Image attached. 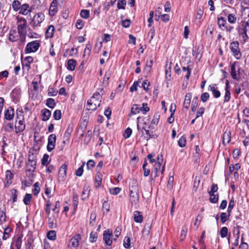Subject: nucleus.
Here are the masks:
<instances>
[{"instance_id":"obj_24","label":"nucleus","mask_w":249,"mask_h":249,"mask_svg":"<svg viewBox=\"0 0 249 249\" xmlns=\"http://www.w3.org/2000/svg\"><path fill=\"white\" fill-rule=\"evenodd\" d=\"M134 219L137 223H141L143 221V216L141 212L136 211L134 212Z\"/></svg>"},{"instance_id":"obj_58","label":"nucleus","mask_w":249,"mask_h":249,"mask_svg":"<svg viewBox=\"0 0 249 249\" xmlns=\"http://www.w3.org/2000/svg\"><path fill=\"white\" fill-rule=\"evenodd\" d=\"M132 129L129 128V127H128L127 128L125 131H124V137L125 138V139H127L128 138H129L132 134Z\"/></svg>"},{"instance_id":"obj_61","label":"nucleus","mask_w":249,"mask_h":249,"mask_svg":"<svg viewBox=\"0 0 249 249\" xmlns=\"http://www.w3.org/2000/svg\"><path fill=\"white\" fill-rule=\"evenodd\" d=\"M16 34V32L14 29L12 30L9 34V39L12 41L14 42L16 41V36L15 34Z\"/></svg>"},{"instance_id":"obj_21","label":"nucleus","mask_w":249,"mask_h":249,"mask_svg":"<svg viewBox=\"0 0 249 249\" xmlns=\"http://www.w3.org/2000/svg\"><path fill=\"white\" fill-rule=\"evenodd\" d=\"M55 28L53 26L50 25L45 32V36L46 38H52L53 36Z\"/></svg>"},{"instance_id":"obj_32","label":"nucleus","mask_w":249,"mask_h":249,"mask_svg":"<svg viewBox=\"0 0 249 249\" xmlns=\"http://www.w3.org/2000/svg\"><path fill=\"white\" fill-rule=\"evenodd\" d=\"M98 234L94 231H91L89 234V240L91 243L95 242L97 240Z\"/></svg>"},{"instance_id":"obj_3","label":"nucleus","mask_w":249,"mask_h":249,"mask_svg":"<svg viewBox=\"0 0 249 249\" xmlns=\"http://www.w3.org/2000/svg\"><path fill=\"white\" fill-rule=\"evenodd\" d=\"M249 26V22L243 21L238 26L237 29L239 35L242 36L244 41H247L249 38L247 34V27Z\"/></svg>"},{"instance_id":"obj_50","label":"nucleus","mask_w":249,"mask_h":249,"mask_svg":"<svg viewBox=\"0 0 249 249\" xmlns=\"http://www.w3.org/2000/svg\"><path fill=\"white\" fill-rule=\"evenodd\" d=\"M160 117V115L159 114V113H156L153 116V118L152 120L151 123L156 125L158 124L159 121Z\"/></svg>"},{"instance_id":"obj_47","label":"nucleus","mask_w":249,"mask_h":249,"mask_svg":"<svg viewBox=\"0 0 249 249\" xmlns=\"http://www.w3.org/2000/svg\"><path fill=\"white\" fill-rule=\"evenodd\" d=\"M91 45L89 43H88L87 44L86 48L85 49V50H84V54H83L84 57H85L86 56V54H87L88 56L89 55L90 52L91 51Z\"/></svg>"},{"instance_id":"obj_54","label":"nucleus","mask_w":249,"mask_h":249,"mask_svg":"<svg viewBox=\"0 0 249 249\" xmlns=\"http://www.w3.org/2000/svg\"><path fill=\"white\" fill-rule=\"evenodd\" d=\"M178 145L181 147H183L186 145V138L184 136H182L178 141Z\"/></svg>"},{"instance_id":"obj_60","label":"nucleus","mask_w":249,"mask_h":249,"mask_svg":"<svg viewBox=\"0 0 249 249\" xmlns=\"http://www.w3.org/2000/svg\"><path fill=\"white\" fill-rule=\"evenodd\" d=\"M122 231V229L121 227H118L116 228L114 231V234L115 238L113 239V240L116 241L117 238L120 236Z\"/></svg>"},{"instance_id":"obj_42","label":"nucleus","mask_w":249,"mask_h":249,"mask_svg":"<svg viewBox=\"0 0 249 249\" xmlns=\"http://www.w3.org/2000/svg\"><path fill=\"white\" fill-rule=\"evenodd\" d=\"M96 218V214L95 212H92L90 216L89 225L93 226L95 222Z\"/></svg>"},{"instance_id":"obj_4","label":"nucleus","mask_w":249,"mask_h":249,"mask_svg":"<svg viewBox=\"0 0 249 249\" xmlns=\"http://www.w3.org/2000/svg\"><path fill=\"white\" fill-rule=\"evenodd\" d=\"M239 45L238 42L234 41L231 43L230 47L233 55L237 60L240 59L241 57V53L240 51Z\"/></svg>"},{"instance_id":"obj_5","label":"nucleus","mask_w":249,"mask_h":249,"mask_svg":"<svg viewBox=\"0 0 249 249\" xmlns=\"http://www.w3.org/2000/svg\"><path fill=\"white\" fill-rule=\"evenodd\" d=\"M161 165H160L159 163H156L154 165V170L152 171L151 174V179H154L156 177L160 175V174H162L164 171L165 165L162 167V169L160 170Z\"/></svg>"},{"instance_id":"obj_31","label":"nucleus","mask_w":249,"mask_h":249,"mask_svg":"<svg viewBox=\"0 0 249 249\" xmlns=\"http://www.w3.org/2000/svg\"><path fill=\"white\" fill-rule=\"evenodd\" d=\"M210 195V201L211 202L213 203H215L218 201V195H215L214 193H209Z\"/></svg>"},{"instance_id":"obj_26","label":"nucleus","mask_w":249,"mask_h":249,"mask_svg":"<svg viewBox=\"0 0 249 249\" xmlns=\"http://www.w3.org/2000/svg\"><path fill=\"white\" fill-rule=\"evenodd\" d=\"M76 61L74 59H70L67 62V69L71 71L74 70Z\"/></svg>"},{"instance_id":"obj_29","label":"nucleus","mask_w":249,"mask_h":249,"mask_svg":"<svg viewBox=\"0 0 249 249\" xmlns=\"http://www.w3.org/2000/svg\"><path fill=\"white\" fill-rule=\"evenodd\" d=\"M142 131V134L143 135L144 131L145 132L146 135H147L146 137H145L146 139L148 140L151 138H155V135L153 134L152 132L150 133V131L148 130H147L145 129L144 127H142V129L141 130Z\"/></svg>"},{"instance_id":"obj_49","label":"nucleus","mask_w":249,"mask_h":249,"mask_svg":"<svg viewBox=\"0 0 249 249\" xmlns=\"http://www.w3.org/2000/svg\"><path fill=\"white\" fill-rule=\"evenodd\" d=\"M140 107H138V105L134 104L131 108V112L133 114H136L140 111Z\"/></svg>"},{"instance_id":"obj_48","label":"nucleus","mask_w":249,"mask_h":249,"mask_svg":"<svg viewBox=\"0 0 249 249\" xmlns=\"http://www.w3.org/2000/svg\"><path fill=\"white\" fill-rule=\"evenodd\" d=\"M187 232V228L186 226H183L182 227L181 234H180V240L181 241H183L184 239L185 238L186 233Z\"/></svg>"},{"instance_id":"obj_59","label":"nucleus","mask_w":249,"mask_h":249,"mask_svg":"<svg viewBox=\"0 0 249 249\" xmlns=\"http://www.w3.org/2000/svg\"><path fill=\"white\" fill-rule=\"evenodd\" d=\"M57 93V91H56L54 88L52 87H49L48 89V94L49 96H54L56 95Z\"/></svg>"},{"instance_id":"obj_43","label":"nucleus","mask_w":249,"mask_h":249,"mask_svg":"<svg viewBox=\"0 0 249 249\" xmlns=\"http://www.w3.org/2000/svg\"><path fill=\"white\" fill-rule=\"evenodd\" d=\"M62 114L60 110H56L53 113V117L56 120H59L61 118Z\"/></svg>"},{"instance_id":"obj_14","label":"nucleus","mask_w":249,"mask_h":249,"mask_svg":"<svg viewBox=\"0 0 249 249\" xmlns=\"http://www.w3.org/2000/svg\"><path fill=\"white\" fill-rule=\"evenodd\" d=\"M230 85L228 80L226 81L225 93L224 95V103L228 102L231 98Z\"/></svg>"},{"instance_id":"obj_36","label":"nucleus","mask_w":249,"mask_h":249,"mask_svg":"<svg viewBox=\"0 0 249 249\" xmlns=\"http://www.w3.org/2000/svg\"><path fill=\"white\" fill-rule=\"evenodd\" d=\"M126 4L125 0H118L117 2V8L119 9H124Z\"/></svg>"},{"instance_id":"obj_16","label":"nucleus","mask_w":249,"mask_h":249,"mask_svg":"<svg viewBox=\"0 0 249 249\" xmlns=\"http://www.w3.org/2000/svg\"><path fill=\"white\" fill-rule=\"evenodd\" d=\"M231 139V132L230 130L227 129L223 135V143L224 145L228 144Z\"/></svg>"},{"instance_id":"obj_1","label":"nucleus","mask_w":249,"mask_h":249,"mask_svg":"<svg viewBox=\"0 0 249 249\" xmlns=\"http://www.w3.org/2000/svg\"><path fill=\"white\" fill-rule=\"evenodd\" d=\"M18 20V33L20 35V43L18 44V48L21 49L22 48L26 39V35L27 33L26 27L27 23L25 18L17 17Z\"/></svg>"},{"instance_id":"obj_55","label":"nucleus","mask_w":249,"mask_h":249,"mask_svg":"<svg viewBox=\"0 0 249 249\" xmlns=\"http://www.w3.org/2000/svg\"><path fill=\"white\" fill-rule=\"evenodd\" d=\"M85 163H83V164L79 167L76 171L75 175L78 177H81L83 173V167L84 166Z\"/></svg>"},{"instance_id":"obj_56","label":"nucleus","mask_w":249,"mask_h":249,"mask_svg":"<svg viewBox=\"0 0 249 249\" xmlns=\"http://www.w3.org/2000/svg\"><path fill=\"white\" fill-rule=\"evenodd\" d=\"M228 215L226 213H222L220 215V221L222 223H224L228 219Z\"/></svg>"},{"instance_id":"obj_52","label":"nucleus","mask_w":249,"mask_h":249,"mask_svg":"<svg viewBox=\"0 0 249 249\" xmlns=\"http://www.w3.org/2000/svg\"><path fill=\"white\" fill-rule=\"evenodd\" d=\"M121 189L119 187H115L109 189V192L113 195H118L121 191Z\"/></svg>"},{"instance_id":"obj_37","label":"nucleus","mask_w":249,"mask_h":249,"mask_svg":"<svg viewBox=\"0 0 249 249\" xmlns=\"http://www.w3.org/2000/svg\"><path fill=\"white\" fill-rule=\"evenodd\" d=\"M237 18L234 14H230L228 16V20L230 23L234 24L236 22Z\"/></svg>"},{"instance_id":"obj_2","label":"nucleus","mask_w":249,"mask_h":249,"mask_svg":"<svg viewBox=\"0 0 249 249\" xmlns=\"http://www.w3.org/2000/svg\"><path fill=\"white\" fill-rule=\"evenodd\" d=\"M101 95L99 92H96L93 94L90 99L88 101L87 105L89 107L88 110H95L97 107H100Z\"/></svg>"},{"instance_id":"obj_28","label":"nucleus","mask_w":249,"mask_h":249,"mask_svg":"<svg viewBox=\"0 0 249 249\" xmlns=\"http://www.w3.org/2000/svg\"><path fill=\"white\" fill-rule=\"evenodd\" d=\"M36 161L28 160V163H27V168H28V170L29 171H34L36 168Z\"/></svg>"},{"instance_id":"obj_12","label":"nucleus","mask_w":249,"mask_h":249,"mask_svg":"<svg viewBox=\"0 0 249 249\" xmlns=\"http://www.w3.org/2000/svg\"><path fill=\"white\" fill-rule=\"evenodd\" d=\"M130 202L132 206L136 207L139 202V192L130 193Z\"/></svg>"},{"instance_id":"obj_20","label":"nucleus","mask_w":249,"mask_h":249,"mask_svg":"<svg viewBox=\"0 0 249 249\" xmlns=\"http://www.w3.org/2000/svg\"><path fill=\"white\" fill-rule=\"evenodd\" d=\"M102 180V175L101 173L98 171L96 174L95 179V186L96 188H99L101 186Z\"/></svg>"},{"instance_id":"obj_9","label":"nucleus","mask_w":249,"mask_h":249,"mask_svg":"<svg viewBox=\"0 0 249 249\" xmlns=\"http://www.w3.org/2000/svg\"><path fill=\"white\" fill-rule=\"evenodd\" d=\"M18 5H20V3L18 0H17V11L18 10L19 14L27 15L31 11L29 9V5L28 4H24L19 7H18Z\"/></svg>"},{"instance_id":"obj_8","label":"nucleus","mask_w":249,"mask_h":249,"mask_svg":"<svg viewBox=\"0 0 249 249\" xmlns=\"http://www.w3.org/2000/svg\"><path fill=\"white\" fill-rule=\"evenodd\" d=\"M56 137L55 134H51L48 139L47 150L49 152L52 151L55 147Z\"/></svg>"},{"instance_id":"obj_7","label":"nucleus","mask_w":249,"mask_h":249,"mask_svg":"<svg viewBox=\"0 0 249 249\" xmlns=\"http://www.w3.org/2000/svg\"><path fill=\"white\" fill-rule=\"evenodd\" d=\"M237 62H234L231 66V77L236 80H239V76L240 75V68L238 66L237 70H236V64Z\"/></svg>"},{"instance_id":"obj_46","label":"nucleus","mask_w":249,"mask_h":249,"mask_svg":"<svg viewBox=\"0 0 249 249\" xmlns=\"http://www.w3.org/2000/svg\"><path fill=\"white\" fill-rule=\"evenodd\" d=\"M139 83H140V80L139 79L137 81H135L133 84L130 88V91L133 92L137 90V87L139 86Z\"/></svg>"},{"instance_id":"obj_53","label":"nucleus","mask_w":249,"mask_h":249,"mask_svg":"<svg viewBox=\"0 0 249 249\" xmlns=\"http://www.w3.org/2000/svg\"><path fill=\"white\" fill-rule=\"evenodd\" d=\"M40 191V187H39V183L36 182L34 184V188L33 190V193L34 195H37V194L39 193Z\"/></svg>"},{"instance_id":"obj_15","label":"nucleus","mask_w":249,"mask_h":249,"mask_svg":"<svg viewBox=\"0 0 249 249\" xmlns=\"http://www.w3.org/2000/svg\"><path fill=\"white\" fill-rule=\"evenodd\" d=\"M217 85L213 84L210 85L208 88V90L212 92L213 96L214 98H218L220 97V92L218 90Z\"/></svg>"},{"instance_id":"obj_30","label":"nucleus","mask_w":249,"mask_h":249,"mask_svg":"<svg viewBox=\"0 0 249 249\" xmlns=\"http://www.w3.org/2000/svg\"><path fill=\"white\" fill-rule=\"evenodd\" d=\"M46 105L50 108H53L56 106L55 100L53 98H48L46 101Z\"/></svg>"},{"instance_id":"obj_6","label":"nucleus","mask_w":249,"mask_h":249,"mask_svg":"<svg viewBox=\"0 0 249 249\" xmlns=\"http://www.w3.org/2000/svg\"><path fill=\"white\" fill-rule=\"evenodd\" d=\"M40 43L37 40L33 41L28 43L25 48V52L27 53L36 52L40 47Z\"/></svg>"},{"instance_id":"obj_27","label":"nucleus","mask_w":249,"mask_h":249,"mask_svg":"<svg viewBox=\"0 0 249 249\" xmlns=\"http://www.w3.org/2000/svg\"><path fill=\"white\" fill-rule=\"evenodd\" d=\"M34 150H30L29 152L28 155V160L29 161H36L37 154V152L35 151V153L33 152Z\"/></svg>"},{"instance_id":"obj_19","label":"nucleus","mask_w":249,"mask_h":249,"mask_svg":"<svg viewBox=\"0 0 249 249\" xmlns=\"http://www.w3.org/2000/svg\"><path fill=\"white\" fill-rule=\"evenodd\" d=\"M227 21L225 18L220 17L217 18V24L220 29L225 30L226 28Z\"/></svg>"},{"instance_id":"obj_17","label":"nucleus","mask_w":249,"mask_h":249,"mask_svg":"<svg viewBox=\"0 0 249 249\" xmlns=\"http://www.w3.org/2000/svg\"><path fill=\"white\" fill-rule=\"evenodd\" d=\"M5 118L7 120H12L14 116V109L12 107H9L6 110L4 113Z\"/></svg>"},{"instance_id":"obj_10","label":"nucleus","mask_w":249,"mask_h":249,"mask_svg":"<svg viewBox=\"0 0 249 249\" xmlns=\"http://www.w3.org/2000/svg\"><path fill=\"white\" fill-rule=\"evenodd\" d=\"M112 236V231L109 230L105 231L103 233V240L106 244L107 246H110L112 244V240L111 238Z\"/></svg>"},{"instance_id":"obj_62","label":"nucleus","mask_w":249,"mask_h":249,"mask_svg":"<svg viewBox=\"0 0 249 249\" xmlns=\"http://www.w3.org/2000/svg\"><path fill=\"white\" fill-rule=\"evenodd\" d=\"M89 191L88 190V188H84L82 194L81 195L82 199L83 200H84L86 198L88 197L89 196Z\"/></svg>"},{"instance_id":"obj_22","label":"nucleus","mask_w":249,"mask_h":249,"mask_svg":"<svg viewBox=\"0 0 249 249\" xmlns=\"http://www.w3.org/2000/svg\"><path fill=\"white\" fill-rule=\"evenodd\" d=\"M57 1L56 0H53L52 2L50 9H49V13L50 14H54L55 13H56L57 11Z\"/></svg>"},{"instance_id":"obj_34","label":"nucleus","mask_w":249,"mask_h":249,"mask_svg":"<svg viewBox=\"0 0 249 249\" xmlns=\"http://www.w3.org/2000/svg\"><path fill=\"white\" fill-rule=\"evenodd\" d=\"M73 131V127L71 125H69L67 129L64 134V137L67 138V140H68L71 135Z\"/></svg>"},{"instance_id":"obj_45","label":"nucleus","mask_w":249,"mask_h":249,"mask_svg":"<svg viewBox=\"0 0 249 249\" xmlns=\"http://www.w3.org/2000/svg\"><path fill=\"white\" fill-rule=\"evenodd\" d=\"M204 11L203 9V7H199L198 10L197 11L196 15V19H201L203 15Z\"/></svg>"},{"instance_id":"obj_13","label":"nucleus","mask_w":249,"mask_h":249,"mask_svg":"<svg viewBox=\"0 0 249 249\" xmlns=\"http://www.w3.org/2000/svg\"><path fill=\"white\" fill-rule=\"evenodd\" d=\"M14 174L11 172L10 170H7L5 172V187H8L12 182V179L14 178Z\"/></svg>"},{"instance_id":"obj_25","label":"nucleus","mask_w":249,"mask_h":249,"mask_svg":"<svg viewBox=\"0 0 249 249\" xmlns=\"http://www.w3.org/2000/svg\"><path fill=\"white\" fill-rule=\"evenodd\" d=\"M153 63V61L152 60H150L149 61L147 60L146 65L144 69V71L146 74V76H147L150 73Z\"/></svg>"},{"instance_id":"obj_57","label":"nucleus","mask_w":249,"mask_h":249,"mask_svg":"<svg viewBox=\"0 0 249 249\" xmlns=\"http://www.w3.org/2000/svg\"><path fill=\"white\" fill-rule=\"evenodd\" d=\"M130 246V238L125 237L124 241V246L126 249H129Z\"/></svg>"},{"instance_id":"obj_35","label":"nucleus","mask_w":249,"mask_h":249,"mask_svg":"<svg viewBox=\"0 0 249 249\" xmlns=\"http://www.w3.org/2000/svg\"><path fill=\"white\" fill-rule=\"evenodd\" d=\"M198 97L197 96L194 98L192 103L191 105V110L193 112L195 111L196 108V107L198 105L197 101H198Z\"/></svg>"},{"instance_id":"obj_23","label":"nucleus","mask_w":249,"mask_h":249,"mask_svg":"<svg viewBox=\"0 0 249 249\" xmlns=\"http://www.w3.org/2000/svg\"><path fill=\"white\" fill-rule=\"evenodd\" d=\"M81 239V236L77 234L74 236L71 240V245L74 248L78 247L79 245V241Z\"/></svg>"},{"instance_id":"obj_18","label":"nucleus","mask_w":249,"mask_h":249,"mask_svg":"<svg viewBox=\"0 0 249 249\" xmlns=\"http://www.w3.org/2000/svg\"><path fill=\"white\" fill-rule=\"evenodd\" d=\"M42 120L43 121H47L51 116V111L47 108H44L41 110Z\"/></svg>"},{"instance_id":"obj_44","label":"nucleus","mask_w":249,"mask_h":249,"mask_svg":"<svg viewBox=\"0 0 249 249\" xmlns=\"http://www.w3.org/2000/svg\"><path fill=\"white\" fill-rule=\"evenodd\" d=\"M228 229L226 227H223L221 228L220 231V234L222 238L226 237L228 235Z\"/></svg>"},{"instance_id":"obj_40","label":"nucleus","mask_w":249,"mask_h":249,"mask_svg":"<svg viewBox=\"0 0 249 249\" xmlns=\"http://www.w3.org/2000/svg\"><path fill=\"white\" fill-rule=\"evenodd\" d=\"M80 16L82 18L87 19L89 17V11L88 10L83 9L81 11Z\"/></svg>"},{"instance_id":"obj_33","label":"nucleus","mask_w":249,"mask_h":249,"mask_svg":"<svg viewBox=\"0 0 249 249\" xmlns=\"http://www.w3.org/2000/svg\"><path fill=\"white\" fill-rule=\"evenodd\" d=\"M32 198V195L30 194H26L24 197L23 202L26 205H29Z\"/></svg>"},{"instance_id":"obj_39","label":"nucleus","mask_w":249,"mask_h":249,"mask_svg":"<svg viewBox=\"0 0 249 249\" xmlns=\"http://www.w3.org/2000/svg\"><path fill=\"white\" fill-rule=\"evenodd\" d=\"M213 31V24L209 25L206 30V34L209 37H211Z\"/></svg>"},{"instance_id":"obj_41","label":"nucleus","mask_w":249,"mask_h":249,"mask_svg":"<svg viewBox=\"0 0 249 249\" xmlns=\"http://www.w3.org/2000/svg\"><path fill=\"white\" fill-rule=\"evenodd\" d=\"M111 72L110 71H106L104 77L103 83L104 84H108V80L111 76Z\"/></svg>"},{"instance_id":"obj_51","label":"nucleus","mask_w":249,"mask_h":249,"mask_svg":"<svg viewBox=\"0 0 249 249\" xmlns=\"http://www.w3.org/2000/svg\"><path fill=\"white\" fill-rule=\"evenodd\" d=\"M78 204V196L76 194H74L73 200H72V205L74 207V210H76Z\"/></svg>"},{"instance_id":"obj_11","label":"nucleus","mask_w":249,"mask_h":249,"mask_svg":"<svg viewBox=\"0 0 249 249\" xmlns=\"http://www.w3.org/2000/svg\"><path fill=\"white\" fill-rule=\"evenodd\" d=\"M129 187L130 193L139 192V187L137 181L134 178L130 179Z\"/></svg>"},{"instance_id":"obj_64","label":"nucleus","mask_w":249,"mask_h":249,"mask_svg":"<svg viewBox=\"0 0 249 249\" xmlns=\"http://www.w3.org/2000/svg\"><path fill=\"white\" fill-rule=\"evenodd\" d=\"M210 97L209 94L208 92L203 93L200 97L201 100L203 102H206Z\"/></svg>"},{"instance_id":"obj_38","label":"nucleus","mask_w":249,"mask_h":249,"mask_svg":"<svg viewBox=\"0 0 249 249\" xmlns=\"http://www.w3.org/2000/svg\"><path fill=\"white\" fill-rule=\"evenodd\" d=\"M47 237L51 240H55L56 239V232L54 231H50L47 233Z\"/></svg>"},{"instance_id":"obj_63","label":"nucleus","mask_w":249,"mask_h":249,"mask_svg":"<svg viewBox=\"0 0 249 249\" xmlns=\"http://www.w3.org/2000/svg\"><path fill=\"white\" fill-rule=\"evenodd\" d=\"M67 165L65 164H63L60 167L58 173L62 174H67Z\"/></svg>"}]
</instances>
